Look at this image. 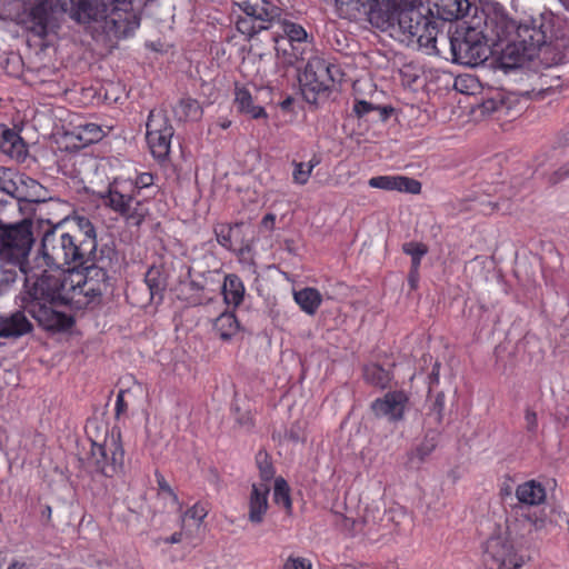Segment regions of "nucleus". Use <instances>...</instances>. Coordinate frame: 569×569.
Segmentation results:
<instances>
[{"label":"nucleus","instance_id":"61","mask_svg":"<svg viewBox=\"0 0 569 569\" xmlns=\"http://www.w3.org/2000/svg\"><path fill=\"white\" fill-rule=\"evenodd\" d=\"M419 281V269L410 268L408 282L412 290L417 289Z\"/></svg>","mask_w":569,"mask_h":569},{"label":"nucleus","instance_id":"23","mask_svg":"<svg viewBox=\"0 0 569 569\" xmlns=\"http://www.w3.org/2000/svg\"><path fill=\"white\" fill-rule=\"evenodd\" d=\"M0 150L17 160H23L27 154L22 138L6 124H0Z\"/></svg>","mask_w":569,"mask_h":569},{"label":"nucleus","instance_id":"24","mask_svg":"<svg viewBox=\"0 0 569 569\" xmlns=\"http://www.w3.org/2000/svg\"><path fill=\"white\" fill-rule=\"evenodd\" d=\"M530 59L532 57L528 49L523 48L516 39L506 44L499 57L500 66L506 70L521 67Z\"/></svg>","mask_w":569,"mask_h":569},{"label":"nucleus","instance_id":"58","mask_svg":"<svg viewBox=\"0 0 569 569\" xmlns=\"http://www.w3.org/2000/svg\"><path fill=\"white\" fill-rule=\"evenodd\" d=\"M525 419H526V422H527L528 431H530V432L536 431V429L538 427L537 413L533 410H531V409H527L526 410V415H525Z\"/></svg>","mask_w":569,"mask_h":569},{"label":"nucleus","instance_id":"11","mask_svg":"<svg viewBox=\"0 0 569 569\" xmlns=\"http://www.w3.org/2000/svg\"><path fill=\"white\" fill-rule=\"evenodd\" d=\"M120 433L111 435L103 443L92 441L88 465L92 471L112 477L123 466L124 451L119 441Z\"/></svg>","mask_w":569,"mask_h":569},{"label":"nucleus","instance_id":"17","mask_svg":"<svg viewBox=\"0 0 569 569\" xmlns=\"http://www.w3.org/2000/svg\"><path fill=\"white\" fill-rule=\"evenodd\" d=\"M360 531L363 536L376 539L379 536L390 531L392 527V517L383 506L371 505L366 508L365 515L360 519Z\"/></svg>","mask_w":569,"mask_h":569},{"label":"nucleus","instance_id":"12","mask_svg":"<svg viewBox=\"0 0 569 569\" xmlns=\"http://www.w3.org/2000/svg\"><path fill=\"white\" fill-rule=\"evenodd\" d=\"M339 76V68L323 59L315 58L308 61L300 78L307 100L316 101V97L310 99L307 91L312 93L326 92L333 86Z\"/></svg>","mask_w":569,"mask_h":569},{"label":"nucleus","instance_id":"45","mask_svg":"<svg viewBox=\"0 0 569 569\" xmlns=\"http://www.w3.org/2000/svg\"><path fill=\"white\" fill-rule=\"evenodd\" d=\"M485 113L502 112L509 109V104L502 92H496L492 97L486 98L481 103Z\"/></svg>","mask_w":569,"mask_h":569},{"label":"nucleus","instance_id":"25","mask_svg":"<svg viewBox=\"0 0 569 569\" xmlns=\"http://www.w3.org/2000/svg\"><path fill=\"white\" fill-rule=\"evenodd\" d=\"M515 39L528 49L531 57L546 43L543 31L540 28L527 24L517 27Z\"/></svg>","mask_w":569,"mask_h":569},{"label":"nucleus","instance_id":"59","mask_svg":"<svg viewBox=\"0 0 569 569\" xmlns=\"http://www.w3.org/2000/svg\"><path fill=\"white\" fill-rule=\"evenodd\" d=\"M441 363L439 361H436L432 366V370L428 376V383H429V391H431L432 387L435 385L439 383V370H440Z\"/></svg>","mask_w":569,"mask_h":569},{"label":"nucleus","instance_id":"36","mask_svg":"<svg viewBox=\"0 0 569 569\" xmlns=\"http://www.w3.org/2000/svg\"><path fill=\"white\" fill-rule=\"evenodd\" d=\"M295 301L306 313L315 315L322 298L317 289L308 287L295 292Z\"/></svg>","mask_w":569,"mask_h":569},{"label":"nucleus","instance_id":"26","mask_svg":"<svg viewBox=\"0 0 569 569\" xmlns=\"http://www.w3.org/2000/svg\"><path fill=\"white\" fill-rule=\"evenodd\" d=\"M443 21L458 20L465 17L470 8L468 0H429Z\"/></svg>","mask_w":569,"mask_h":569},{"label":"nucleus","instance_id":"38","mask_svg":"<svg viewBox=\"0 0 569 569\" xmlns=\"http://www.w3.org/2000/svg\"><path fill=\"white\" fill-rule=\"evenodd\" d=\"M179 120H198L202 116V109L196 99L182 98L173 109Z\"/></svg>","mask_w":569,"mask_h":569},{"label":"nucleus","instance_id":"64","mask_svg":"<svg viewBox=\"0 0 569 569\" xmlns=\"http://www.w3.org/2000/svg\"><path fill=\"white\" fill-rule=\"evenodd\" d=\"M320 163V160L317 157H313L308 163H306L307 169H310L312 172L313 168Z\"/></svg>","mask_w":569,"mask_h":569},{"label":"nucleus","instance_id":"9","mask_svg":"<svg viewBox=\"0 0 569 569\" xmlns=\"http://www.w3.org/2000/svg\"><path fill=\"white\" fill-rule=\"evenodd\" d=\"M39 253L46 267L68 268V272L76 269L62 220L43 232Z\"/></svg>","mask_w":569,"mask_h":569},{"label":"nucleus","instance_id":"32","mask_svg":"<svg viewBox=\"0 0 569 569\" xmlns=\"http://www.w3.org/2000/svg\"><path fill=\"white\" fill-rule=\"evenodd\" d=\"M216 335L222 340H230L239 330V322L231 312H222L213 322Z\"/></svg>","mask_w":569,"mask_h":569},{"label":"nucleus","instance_id":"62","mask_svg":"<svg viewBox=\"0 0 569 569\" xmlns=\"http://www.w3.org/2000/svg\"><path fill=\"white\" fill-rule=\"evenodd\" d=\"M274 221L276 216L273 213H267L261 220V226L268 230H273Z\"/></svg>","mask_w":569,"mask_h":569},{"label":"nucleus","instance_id":"43","mask_svg":"<svg viewBox=\"0 0 569 569\" xmlns=\"http://www.w3.org/2000/svg\"><path fill=\"white\" fill-rule=\"evenodd\" d=\"M273 500L278 506L283 507L287 512L291 511L292 502L290 498V488L283 478L274 480Z\"/></svg>","mask_w":569,"mask_h":569},{"label":"nucleus","instance_id":"16","mask_svg":"<svg viewBox=\"0 0 569 569\" xmlns=\"http://www.w3.org/2000/svg\"><path fill=\"white\" fill-rule=\"evenodd\" d=\"M441 34L445 33L439 31L437 22L427 13L425 21L415 24L406 40L408 43H417L420 48H426L429 53L441 54V49L437 46L438 42L442 46Z\"/></svg>","mask_w":569,"mask_h":569},{"label":"nucleus","instance_id":"3","mask_svg":"<svg viewBox=\"0 0 569 569\" xmlns=\"http://www.w3.org/2000/svg\"><path fill=\"white\" fill-rule=\"evenodd\" d=\"M118 263V253L113 246L102 244L99 253L84 266H80L83 270H70L68 277L72 279V295L74 299L78 296L88 298L87 303L99 299L103 295L112 291V276L114 267Z\"/></svg>","mask_w":569,"mask_h":569},{"label":"nucleus","instance_id":"63","mask_svg":"<svg viewBox=\"0 0 569 569\" xmlns=\"http://www.w3.org/2000/svg\"><path fill=\"white\" fill-rule=\"evenodd\" d=\"M182 539V532H174L169 538L166 539V542L168 543H178Z\"/></svg>","mask_w":569,"mask_h":569},{"label":"nucleus","instance_id":"4","mask_svg":"<svg viewBox=\"0 0 569 569\" xmlns=\"http://www.w3.org/2000/svg\"><path fill=\"white\" fill-rule=\"evenodd\" d=\"M442 46L449 44L452 61L467 67L482 64L491 54L490 46L483 32L466 23L457 24L446 34H441Z\"/></svg>","mask_w":569,"mask_h":569},{"label":"nucleus","instance_id":"5","mask_svg":"<svg viewBox=\"0 0 569 569\" xmlns=\"http://www.w3.org/2000/svg\"><path fill=\"white\" fill-rule=\"evenodd\" d=\"M74 268L90 262L99 253L97 229L86 216L73 214L62 219Z\"/></svg>","mask_w":569,"mask_h":569},{"label":"nucleus","instance_id":"47","mask_svg":"<svg viewBox=\"0 0 569 569\" xmlns=\"http://www.w3.org/2000/svg\"><path fill=\"white\" fill-rule=\"evenodd\" d=\"M284 438L292 443L305 442V423L301 421L292 423L290 429L286 431Z\"/></svg>","mask_w":569,"mask_h":569},{"label":"nucleus","instance_id":"13","mask_svg":"<svg viewBox=\"0 0 569 569\" xmlns=\"http://www.w3.org/2000/svg\"><path fill=\"white\" fill-rule=\"evenodd\" d=\"M146 126V138L152 156L160 161L166 160L169 156L171 139L174 134V129L169 119L164 113L152 110Z\"/></svg>","mask_w":569,"mask_h":569},{"label":"nucleus","instance_id":"50","mask_svg":"<svg viewBox=\"0 0 569 569\" xmlns=\"http://www.w3.org/2000/svg\"><path fill=\"white\" fill-rule=\"evenodd\" d=\"M392 111L393 109L391 107H380L375 104L373 110L371 113H369L366 121L385 122L390 117Z\"/></svg>","mask_w":569,"mask_h":569},{"label":"nucleus","instance_id":"42","mask_svg":"<svg viewBox=\"0 0 569 569\" xmlns=\"http://www.w3.org/2000/svg\"><path fill=\"white\" fill-rule=\"evenodd\" d=\"M443 409H445V393L438 392L435 401L432 402L429 412L425 418V426H436L439 427L443 420Z\"/></svg>","mask_w":569,"mask_h":569},{"label":"nucleus","instance_id":"15","mask_svg":"<svg viewBox=\"0 0 569 569\" xmlns=\"http://www.w3.org/2000/svg\"><path fill=\"white\" fill-rule=\"evenodd\" d=\"M103 198L107 206L120 213L133 226H140L148 213V209L141 201L137 200L132 194L121 192L116 184L109 187Z\"/></svg>","mask_w":569,"mask_h":569},{"label":"nucleus","instance_id":"28","mask_svg":"<svg viewBox=\"0 0 569 569\" xmlns=\"http://www.w3.org/2000/svg\"><path fill=\"white\" fill-rule=\"evenodd\" d=\"M144 282L149 289L151 299L162 300L163 292L168 287V273L162 266H151L146 276Z\"/></svg>","mask_w":569,"mask_h":569},{"label":"nucleus","instance_id":"31","mask_svg":"<svg viewBox=\"0 0 569 569\" xmlns=\"http://www.w3.org/2000/svg\"><path fill=\"white\" fill-rule=\"evenodd\" d=\"M426 433L422 441L411 452V459H418L420 462L425 461L427 457L436 449L441 430L436 426H426Z\"/></svg>","mask_w":569,"mask_h":569},{"label":"nucleus","instance_id":"1","mask_svg":"<svg viewBox=\"0 0 569 569\" xmlns=\"http://www.w3.org/2000/svg\"><path fill=\"white\" fill-rule=\"evenodd\" d=\"M23 289L20 300L23 309L46 330L61 331L72 327L73 319L59 311V306L69 305L74 300L72 279L68 272L56 276L31 262L21 264Z\"/></svg>","mask_w":569,"mask_h":569},{"label":"nucleus","instance_id":"33","mask_svg":"<svg viewBox=\"0 0 569 569\" xmlns=\"http://www.w3.org/2000/svg\"><path fill=\"white\" fill-rule=\"evenodd\" d=\"M234 102L239 111L250 116L253 119L267 117V113L262 107L253 104V99L250 92L244 88L236 90Z\"/></svg>","mask_w":569,"mask_h":569},{"label":"nucleus","instance_id":"7","mask_svg":"<svg viewBox=\"0 0 569 569\" xmlns=\"http://www.w3.org/2000/svg\"><path fill=\"white\" fill-rule=\"evenodd\" d=\"M33 223L22 219L16 223H6L0 228V257L16 261L21 268L23 262H30L28 257L34 244Z\"/></svg>","mask_w":569,"mask_h":569},{"label":"nucleus","instance_id":"29","mask_svg":"<svg viewBox=\"0 0 569 569\" xmlns=\"http://www.w3.org/2000/svg\"><path fill=\"white\" fill-rule=\"evenodd\" d=\"M516 497L520 503L537 506L545 501L546 490L541 483L535 480H529L517 487Z\"/></svg>","mask_w":569,"mask_h":569},{"label":"nucleus","instance_id":"40","mask_svg":"<svg viewBox=\"0 0 569 569\" xmlns=\"http://www.w3.org/2000/svg\"><path fill=\"white\" fill-rule=\"evenodd\" d=\"M18 172L12 169L0 167V204L7 203L2 196L13 200Z\"/></svg>","mask_w":569,"mask_h":569},{"label":"nucleus","instance_id":"55","mask_svg":"<svg viewBox=\"0 0 569 569\" xmlns=\"http://www.w3.org/2000/svg\"><path fill=\"white\" fill-rule=\"evenodd\" d=\"M555 420L560 428H563V429L568 428L569 427V408L568 407L558 408L555 413Z\"/></svg>","mask_w":569,"mask_h":569},{"label":"nucleus","instance_id":"39","mask_svg":"<svg viewBox=\"0 0 569 569\" xmlns=\"http://www.w3.org/2000/svg\"><path fill=\"white\" fill-rule=\"evenodd\" d=\"M276 24L279 26L283 33L282 36L278 34V38H288V40L296 41L298 44L307 42L308 34L302 26L281 18Z\"/></svg>","mask_w":569,"mask_h":569},{"label":"nucleus","instance_id":"27","mask_svg":"<svg viewBox=\"0 0 569 569\" xmlns=\"http://www.w3.org/2000/svg\"><path fill=\"white\" fill-rule=\"evenodd\" d=\"M486 28L492 34V41L503 42L507 41L513 33H516V22L508 19L502 14H493L486 19Z\"/></svg>","mask_w":569,"mask_h":569},{"label":"nucleus","instance_id":"30","mask_svg":"<svg viewBox=\"0 0 569 569\" xmlns=\"http://www.w3.org/2000/svg\"><path fill=\"white\" fill-rule=\"evenodd\" d=\"M273 41L277 56L282 57L284 64L293 66L303 59L301 44L296 41L288 40V38H278V33L273 36Z\"/></svg>","mask_w":569,"mask_h":569},{"label":"nucleus","instance_id":"56","mask_svg":"<svg viewBox=\"0 0 569 569\" xmlns=\"http://www.w3.org/2000/svg\"><path fill=\"white\" fill-rule=\"evenodd\" d=\"M206 515H207L206 510L196 505L186 511L184 517L194 519L198 521V523H200L202 521V519L206 517Z\"/></svg>","mask_w":569,"mask_h":569},{"label":"nucleus","instance_id":"53","mask_svg":"<svg viewBox=\"0 0 569 569\" xmlns=\"http://www.w3.org/2000/svg\"><path fill=\"white\" fill-rule=\"evenodd\" d=\"M373 103L366 100H357L353 106V112L359 119H367L373 110Z\"/></svg>","mask_w":569,"mask_h":569},{"label":"nucleus","instance_id":"51","mask_svg":"<svg viewBox=\"0 0 569 569\" xmlns=\"http://www.w3.org/2000/svg\"><path fill=\"white\" fill-rule=\"evenodd\" d=\"M338 525L340 528L351 535H358L361 533L360 528L361 523L360 520L350 519L345 516H340L338 520Z\"/></svg>","mask_w":569,"mask_h":569},{"label":"nucleus","instance_id":"60","mask_svg":"<svg viewBox=\"0 0 569 569\" xmlns=\"http://www.w3.org/2000/svg\"><path fill=\"white\" fill-rule=\"evenodd\" d=\"M126 409L127 403L124 401V390H120L116 401V416L119 417L121 413L126 411Z\"/></svg>","mask_w":569,"mask_h":569},{"label":"nucleus","instance_id":"22","mask_svg":"<svg viewBox=\"0 0 569 569\" xmlns=\"http://www.w3.org/2000/svg\"><path fill=\"white\" fill-rule=\"evenodd\" d=\"M368 183L371 188H378L383 190H397L408 192L411 194H418L421 191L420 181L403 176L372 177Z\"/></svg>","mask_w":569,"mask_h":569},{"label":"nucleus","instance_id":"2","mask_svg":"<svg viewBox=\"0 0 569 569\" xmlns=\"http://www.w3.org/2000/svg\"><path fill=\"white\" fill-rule=\"evenodd\" d=\"M339 14L350 20H357L361 17L371 23L372 27L386 31L398 27L399 31L406 37L409 31L425 21L430 9H426L419 1L402 2L399 6L383 9L379 0H335Z\"/></svg>","mask_w":569,"mask_h":569},{"label":"nucleus","instance_id":"46","mask_svg":"<svg viewBox=\"0 0 569 569\" xmlns=\"http://www.w3.org/2000/svg\"><path fill=\"white\" fill-rule=\"evenodd\" d=\"M21 271L13 267H3L0 273V293H6L18 281Z\"/></svg>","mask_w":569,"mask_h":569},{"label":"nucleus","instance_id":"6","mask_svg":"<svg viewBox=\"0 0 569 569\" xmlns=\"http://www.w3.org/2000/svg\"><path fill=\"white\" fill-rule=\"evenodd\" d=\"M234 4L244 13L236 21L237 30L248 37L272 28L282 14V9L268 0H237Z\"/></svg>","mask_w":569,"mask_h":569},{"label":"nucleus","instance_id":"20","mask_svg":"<svg viewBox=\"0 0 569 569\" xmlns=\"http://www.w3.org/2000/svg\"><path fill=\"white\" fill-rule=\"evenodd\" d=\"M408 398L402 391H392L372 402L371 409L377 417H387L391 421L401 420Z\"/></svg>","mask_w":569,"mask_h":569},{"label":"nucleus","instance_id":"49","mask_svg":"<svg viewBox=\"0 0 569 569\" xmlns=\"http://www.w3.org/2000/svg\"><path fill=\"white\" fill-rule=\"evenodd\" d=\"M293 181L298 184H306L311 176L310 169H307L306 163L293 161Z\"/></svg>","mask_w":569,"mask_h":569},{"label":"nucleus","instance_id":"19","mask_svg":"<svg viewBox=\"0 0 569 569\" xmlns=\"http://www.w3.org/2000/svg\"><path fill=\"white\" fill-rule=\"evenodd\" d=\"M49 191L40 182L33 178L19 173L16 182V191L13 200L19 204L22 202L27 203H42L49 200Z\"/></svg>","mask_w":569,"mask_h":569},{"label":"nucleus","instance_id":"18","mask_svg":"<svg viewBox=\"0 0 569 569\" xmlns=\"http://www.w3.org/2000/svg\"><path fill=\"white\" fill-rule=\"evenodd\" d=\"M32 330L33 325L23 310L0 312V338L17 340Z\"/></svg>","mask_w":569,"mask_h":569},{"label":"nucleus","instance_id":"54","mask_svg":"<svg viewBox=\"0 0 569 569\" xmlns=\"http://www.w3.org/2000/svg\"><path fill=\"white\" fill-rule=\"evenodd\" d=\"M569 178V161L548 176V183L555 186Z\"/></svg>","mask_w":569,"mask_h":569},{"label":"nucleus","instance_id":"21","mask_svg":"<svg viewBox=\"0 0 569 569\" xmlns=\"http://www.w3.org/2000/svg\"><path fill=\"white\" fill-rule=\"evenodd\" d=\"M72 18L80 23L98 21L107 17L110 0H72Z\"/></svg>","mask_w":569,"mask_h":569},{"label":"nucleus","instance_id":"41","mask_svg":"<svg viewBox=\"0 0 569 569\" xmlns=\"http://www.w3.org/2000/svg\"><path fill=\"white\" fill-rule=\"evenodd\" d=\"M242 226V223H237L234 226L219 224L216 227L214 233L218 242L227 249H232L239 238Z\"/></svg>","mask_w":569,"mask_h":569},{"label":"nucleus","instance_id":"44","mask_svg":"<svg viewBox=\"0 0 569 569\" xmlns=\"http://www.w3.org/2000/svg\"><path fill=\"white\" fill-rule=\"evenodd\" d=\"M402 250L411 257V268L419 269L422 257L428 252V247L422 242L410 241L402 244Z\"/></svg>","mask_w":569,"mask_h":569},{"label":"nucleus","instance_id":"57","mask_svg":"<svg viewBox=\"0 0 569 569\" xmlns=\"http://www.w3.org/2000/svg\"><path fill=\"white\" fill-rule=\"evenodd\" d=\"M153 183V176L149 172H143L139 174L136 179V188L143 189L148 188Z\"/></svg>","mask_w":569,"mask_h":569},{"label":"nucleus","instance_id":"37","mask_svg":"<svg viewBox=\"0 0 569 569\" xmlns=\"http://www.w3.org/2000/svg\"><path fill=\"white\" fill-rule=\"evenodd\" d=\"M71 134L79 140L82 146H88L100 141L104 132L100 126L88 122L74 127Z\"/></svg>","mask_w":569,"mask_h":569},{"label":"nucleus","instance_id":"52","mask_svg":"<svg viewBox=\"0 0 569 569\" xmlns=\"http://www.w3.org/2000/svg\"><path fill=\"white\" fill-rule=\"evenodd\" d=\"M311 567L312 565L310 560L302 557L290 556L286 560L282 569H311Z\"/></svg>","mask_w":569,"mask_h":569},{"label":"nucleus","instance_id":"34","mask_svg":"<svg viewBox=\"0 0 569 569\" xmlns=\"http://www.w3.org/2000/svg\"><path fill=\"white\" fill-rule=\"evenodd\" d=\"M363 378L367 383L385 389L389 386L392 375L389 370L378 363H370L363 367Z\"/></svg>","mask_w":569,"mask_h":569},{"label":"nucleus","instance_id":"35","mask_svg":"<svg viewBox=\"0 0 569 569\" xmlns=\"http://www.w3.org/2000/svg\"><path fill=\"white\" fill-rule=\"evenodd\" d=\"M222 293L227 305L237 307L243 300L244 287L237 276L229 274L224 279Z\"/></svg>","mask_w":569,"mask_h":569},{"label":"nucleus","instance_id":"48","mask_svg":"<svg viewBox=\"0 0 569 569\" xmlns=\"http://www.w3.org/2000/svg\"><path fill=\"white\" fill-rule=\"evenodd\" d=\"M156 478H157V483H158V489H159L158 495L159 496H168L172 500V502L180 508V502H179L178 496L172 490L170 485L167 482L164 477L160 472L157 471Z\"/></svg>","mask_w":569,"mask_h":569},{"label":"nucleus","instance_id":"10","mask_svg":"<svg viewBox=\"0 0 569 569\" xmlns=\"http://www.w3.org/2000/svg\"><path fill=\"white\" fill-rule=\"evenodd\" d=\"M256 460L261 482L252 485L249 497L248 519L253 525H260L262 523L264 515L269 508L268 496L270 492V486L268 482L273 478L274 470L267 452L259 451Z\"/></svg>","mask_w":569,"mask_h":569},{"label":"nucleus","instance_id":"14","mask_svg":"<svg viewBox=\"0 0 569 569\" xmlns=\"http://www.w3.org/2000/svg\"><path fill=\"white\" fill-rule=\"evenodd\" d=\"M132 0H110L109 12L104 18V29L108 34L122 39L130 37L139 28L140 19L128 7Z\"/></svg>","mask_w":569,"mask_h":569},{"label":"nucleus","instance_id":"8","mask_svg":"<svg viewBox=\"0 0 569 569\" xmlns=\"http://www.w3.org/2000/svg\"><path fill=\"white\" fill-rule=\"evenodd\" d=\"M485 569H519L521 558L515 548L509 526L498 528L483 543Z\"/></svg>","mask_w":569,"mask_h":569}]
</instances>
